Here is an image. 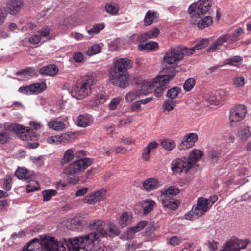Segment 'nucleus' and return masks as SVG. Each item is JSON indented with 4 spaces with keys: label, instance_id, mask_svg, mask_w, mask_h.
Returning <instances> with one entry per match:
<instances>
[{
    "label": "nucleus",
    "instance_id": "obj_49",
    "mask_svg": "<svg viewBox=\"0 0 251 251\" xmlns=\"http://www.w3.org/2000/svg\"><path fill=\"white\" fill-rule=\"evenodd\" d=\"M101 47L99 44H94L90 46L86 51L88 55L91 56L100 52Z\"/></svg>",
    "mask_w": 251,
    "mask_h": 251
},
{
    "label": "nucleus",
    "instance_id": "obj_38",
    "mask_svg": "<svg viewBox=\"0 0 251 251\" xmlns=\"http://www.w3.org/2000/svg\"><path fill=\"white\" fill-rule=\"evenodd\" d=\"M156 14L157 13L153 11H147L144 20V25L145 26L150 25L153 23Z\"/></svg>",
    "mask_w": 251,
    "mask_h": 251
},
{
    "label": "nucleus",
    "instance_id": "obj_43",
    "mask_svg": "<svg viewBox=\"0 0 251 251\" xmlns=\"http://www.w3.org/2000/svg\"><path fill=\"white\" fill-rule=\"evenodd\" d=\"M134 83L140 86L141 90L147 91L148 86H146V83L147 82H151V80H144L141 78V76H137L134 78Z\"/></svg>",
    "mask_w": 251,
    "mask_h": 251
},
{
    "label": "nucleus",
    "instance_id": "obj_45",
    "mask_svg": "<svg viewBox=\"0 0 251 251\" xmlns=\"http://www.w3.org/2000/svg\"><path fill=\"white\" fill-rule=\"evenodd\" d=\"M205 100L210 105H217L220 103L219 97L214 94H210L206 96Z\"/></svg>",
    "mask_w": 251,
    "mask_h": 251
},
{
    "label": "nucleus",
    "instance_id": "obj_50",
    "mask_svg": "<svg viewBox=\"0 0 251 251\" xmlns=\"http://www.w3.org/2000/svg\"><path fill=\"white\" fill-rule=\"evenodd\" d=\"M57 191L53 189H49L44 190L42 192V195L43 196V201H48L51 199L52 197L56 195Z\"/></svg>",
    "mask_w": 251,
    "mask_h": 251
},
{
    "label": "nucleus",
    "instance_id": "obj_36",
    "mask_svg": "<svg viewBox=\"0 0 251 251\" xmlns=\"http://www.w3.org/2000/svg\"><path fill=\"white\" fill-rule=\"evenodd\" d=\"M75 151L73 149H69L65 151L63 157L61 160V165L65 164L74 158Z\"/></svg>",
    "mask_w": 251,
    "mask_h": 251
},
{
    "label": "nucleus",
    "instance_id": "obj_57",
    "mask_svg": "<svg viewBox=\"0 0 251 251\" xmlns=\"http://www.w3.org/2000/svg\"><path fill=\"white\" fill-rule=\"evenodd\" d=\"M10 139V133L8 131H3L0 133V143L5 144Z\"/></svg>",
    "mask_w": 251,
    "mask_h": 251
},
{
    "label": "nucleus",
    "instance_id": "obj_55",
    "mask_svg": "<svg viewBox=\"0 0 251 251\" xmlns=\"http://www.w3.org/2000/svg\"><path fill=\"white\" fill-rule=\"evenodd\" d=\"M105 192V190L101 189L93 193L97 202L104 199Z\"/></svg>",
    "mask_w": 251,
    "mask_h": 251
},
{
    "label": "nucleus",
    "instance_id": "obj_3",
    "mask_svg": "<svg viewBox=\"0 0 251 251\" xmlns=\"http://www.w3.org/2000/svg\"><path fill=\"white\" fill-rule=\"evenodd\" d=\"M22 251H66L63 241H57L54 237H50L40 242L38 239L31 240Z\"/></svg>",
    "mask_w": 251,
    "mask_h": 251
},
{
    "label": "nucleus",
    "instance_id": "obj_41",
    "mask_svg": "<svg viewBox=\"0 0 251 251\" xmlns=\"http://www.w3.org/2000/svg\"><path fill=\"white\" fill-rule=\"evenodd\" d=\"M131 219L130 214L127 212H124L120 217L119 223L123 227H126L129 223Z\"/></svg>",
    "mask_w": 251,
    "mask_h": 251
},
{
    "label": "nucleus",
    "instance_id": "obj_12",
    "mask_svg": "<svg viewBox=\"0 0 251 251\" xmlns=\"http://www.w3.org/2000/svg\"><path fill=\"white\" fill-rule=\"evenodd\" d=\"M247 113L246 107L243 104H239L233 107L230 111L229 120L232 126L242 121Z\"/></svg>",
    "mask_w": 251,
    "mask_h": 251
},
{
    "label": "nucleus",
    "instance_id": "obj_20",
    "mask_svg": "<svg viewBox=\"0 0 251 251\" xmlns=\"http://www.w3.org/2000/svg\"><path fill=\"white\" fill-rule=\"evenodd\" d=\"M225 43L229 44V40L227 34L222 35L219 37L218 38L209 46L207 49V51L211 52L216 51L219 49V47Z\"/></svg>",
    "mask_w": 251,
    "mask_h": 251
},
{
    "label": "nucleus",
    "instance_id": "obj_62",
    "mask_svg": "<svg viewBox=\"0 0 251 251\" xmlns=\"http://www.w3.org/2000/svg\"><path fill=\"white\" fill-rule=\"evenodd\" d=\"M233 84L237 87H242L245 84V80L242 76H236L233 79Z\"/></svg>",
    "mask_w": 251,
    "mask_h": 251
},
{
    "label": "nucleus",
    "instance_id": "obj_23",
    "mask_svg": "<svg viewBox=\"0 0 251 251\" xmlns=\"http://www.w3.org/2000/svg\"><path fill=\"white\" fill-rule=\"evenodd\" d=\"M159 144L156 141L150 142L143 149L142 152V158L144 161H148L150 158V153L151 151L157 148Z\"/></svg>",
    "mask_w": 251,
    "mask_h": 251
},
{
    "label": "nucleus",
    "instance_id": "obj_53",
    "mask_svg": "<svg viewBox=\"0 0 251 251\" xmlns=\"http://www.w3.org/2000/svg\"><path fill=\"white\" fill-rule=\"evenodd\" d=\"M122 100L121 96H118L113 98L109 104V108L110 110H114L117 108V106L120 104Z\"/></svg>",
    "mask_w": 251,
    "mask_h": 251
},
{
    "label": "nucleus",
    "instance_id": "obj_13",
    "mask_svg": "<svg viewBox=\"0 0 251 251\" xmlns=\"http://www.w3.org/2000/svg\"><path fill=\"white\" fill-rule=\"evenodd\" d=\"M250 241L248 239L240 240L238 238H232L226 243L223 249L219 251H239L246 248Z\"/></svg>",
    "mask_w": 251,
    "mask_h": 251
},
{
    "label": "nucleus",
    "instance_id": "obj_2",
    "mask_svg": "<svg viewBox=\"0 0 251 251\" xmlns=\"http://www.w3.org/2000/svg\"><path fill=\"white\" fill-rule=\"evenodd\" d=\"M100 238L98 234L90 233L81 237L65 240L63 243L68 251H79L80 249L89 251L92 250L95 242L100 240Z\"/></svg>",
    "mask_w": 251,
    "mask_h": 251
},
{
    "label": "nucleus",
    "instance_id": "obj_25",
    "mask_svg": "<svg viewBox=\"0 0 251 251\" xmlns=\"http://www.w3.org/2000/svg\"><path fill=\"white\" fill-rule=\"evenodd\" d=\"M160 185V182L155 178H150L147 179L143 183V188L147 191H151L154 189H156Z\"/></svg>",
    "mask_w": 251,
    "mask_h": 251
},
{
    "label": "nucleus",
    "instance_id": "obj_30",
    "mask_svg": "<svg viewBox=\"0 0 251 251\" xmlns=\"http://www.w3.org/2000/svg\"><path fill=\"white\" fill-rule=\"evenodd\" d=\"M251 136L250 127L244 125L240 126L237 130V136L242 140H247Z\"/></svg>",
    "mask_w": 251,
    "mask_h": 251
},
{
    "label": "nucleus",
    "instance_id": "obj_10",
    "mask_svg": "<svg viewBox=\"0 0 251 251\" xmlns=\"http://www.w3.org/2000/svg\"><path fill=\"white\" fill-rule=\"evenodd\" d=\"M211 2L210 0H200L197 3L191 4L188 11L192 18H199L201 15L205 14L210 8Z\"/></svg>",
    "mask_w": 251,
    "mask_h": 251
},
{
    "label": "nucleus",
    "instance_id": "obj_34",
    "mask_svg": "<svg viewBox=\"0 0 251 251\" xmlns=\"http://www.w3.org/2000/svg\"><path fill=\"white\" fill-rule=\"evenodd\" d=\"M147 222L146 221H142L140 222L136 226H133L129 228L127 233L128 234L127 238H132V235L136 232H139L142 230L147 225Z\"/></svg>",
    "mask_w": 251,
    "mask_h": 251
},
{
    "label": "nucleus",
    "instance_id": "obj_64",
    "mask_svg": "<svg viewBox=\"0 0 251 251\" xmlns=\"http://www.w3.org/2000/svg\"><path fill=\"white\" fill-rule=\"evenodd\" d=\"M29 42L32 44H37L40 42L42 39L36 32L34 35L31 36L29 38Z\"/></svg>",
    "mask_w": 251,
    "mask_h": 251
},
{
    "label": "nucleus",
    "instance_id": "obj_29",
    "mask_svg": "<svg viewBox=\"0 0 251 251\" xmlns=\"http://www.w3.org/2000/svg\"><path fill=\"white\" fill-rule=\"evenodd\" d=\"M158 48V44L155 41H150L146 44H140L138 46V49L139 50L147 52L154 51Z\"/></svg>",
    "mask_w": 251,
    "mask_h": 251
},
{
    "label": "nucleus",
    "instance_id": "obj_39",
    "mask_svg": "<svg viewBox=\"0 0 251 251\" xmlns=\"http://www.w3.org/2000/svg\"><path fill=\"white\" fill-rule=\"evenodd\" d=\"M161 197H170V195H177L179 193L178 188L173 186H170L168 188L161 191Z\"/></svg>",
    "mask_w": 251,
    "mask_h": 251
},
{
    "label": "nucleus",
    "instance_id": "obj_40",
    "mask_svg": "<svg viewBox=\"0 0 251 251\" xmlns=\"http://www.w3.org/2000/svg\"><path fill=\"white\" fill-rule=\"evenodd\" d=\"M104 27L105 25L103 23L96 24L93 25L91 29L87 30V33L90 35L93 36L100 33V31L104 29Z\"/></svg>",
    "mask_w": 251,
    "mask_h": 251
},
{
    "label": "nucleus",
    "instance_id": "obj_32",
    "mask_svg": "<svg viewBox=\"0 0 251 251\" xmlns=\"http://www.w3.org/2000/svg\"><path fill=\"white\" fill-rule=\"evenodd\" d=\"M91 123V118L87 114H81L78 116L77 125L79 127H86Z\"/></svg>",
    "mask_w": 251,
    "mask_h": 251
},
{
    "label": "nucleus",
    "instance_id": "obj_19",
    "mask_svg": "<svg viewBox=\"0 0 251 251\" xmlns=\"http://www.w3.org/2000/svg\"><path fill=\"white\" fill-rule=\"evenodd\" d=\"M225 43L229 44V40L227 34L222 35L219 37L218 38L209 46L207 49V51L211 52L216 51L219 49V47Z\"/></svg>",
    "mask_w": 251,
    "mask_h": 251
},
{
    "label": "nucleus",
    "instance_id": "obj_7",
    "mask_svg": "<svg viewBox=\"0 0 251 251\" xmlns=\"http://www.w3.org/2000/svg\"><path fill=\"white\" fill-rule=\"evenodd\" d=\"M173 77V76L167 74H161L156 78L151 80V82L145 83L148 87L147 91L155 88L154 92V95L157 97H161L163 95L164 91L167 88V84Z\"/></svg>",
    "mask_w": 251,
    "mask_h": 251
},
{
    "label": "nucleus",
    "instance_id": "obj_56",
    "mask_svg": "<svg viewBox=\"0 0 251 251\" xmlns=\"http://www.w3.org/2000/svg\"><path fill=\"white\" fill-rule=\"evenodd\" d=\"M195 84V80L192 78H190L187 79L183 85V88L186 91L191 90Z\"/></svg>",
    "mask_w": 251,
    "mask_h": 251
},
{
    "label": "nucleus",
    "instance_id": "obj_18",
    "mask_svg": "<svg viewBox=\"0 0 251 251\" xmlns=\"http://www.w3.org/2000/svg\"><path fill=\"white\" fill-rule=\"evenodd\" d=\"M108 99L107 96L102 93H98L94 96L93 99L87 102V105L89 108L98 107L103 104Z\"/></svg>",
    "mask_w": 251,
    "mask_h": 251
},
{
    "label": "nucleus",
    "instance_id": "obj_35",
    "mask_svg": "<svg viewBox=\"0 0 251 251\" xmlns=\"http://www.w3.org/2000/svg\"><path fill=\"white\" fill-rule=\"evenodd\" d=\"M15 176L20 179L28 180L30 178L31 175L29 171L25 168H18L16 172Z\"/></svg>",
    "mask_w": 251,
    "mask_h": 251
},
{
    "label": "nucleus",
    "instance_id": "obj_28",
    "mask_svg": "<svg viewBox=\"0 0 251 251\" xmlns=\"http://www.w3.org/2000/svg\"><path fill=\"white\" fill-rule=\"evenodd\" d=\"M47 125L49 129L57 132L63 131L65 128V124L58 121L57 118L51 119L48 122Z\"/></svg>",
    "mask_w": 251,
    "mask_h": 251
},
{
    "label": "nucleus",
    "instance_id": "obj_51",
    "mask_svg": "<svg viewBox=\"0 0 251 251\" xmlns=\"http://www.w3.org/2000/svg\"><path fill=\"white\" fill-rule=\"evenodd\" d=\"M180 90L178 87H174L167 91L166 96L170 99V100H173L176 98Z\"/></svg>",
    "mask_w": 251,
    "mask_h": 251
},
{
    "label": "nucleus",
    "instance_id": "obj_48",
    "mask_svg": "<svg viewBox=\"0 0 251 251\" xmlns=\"http://www.w3.org/2000/svg\"><path fill=\"white\" fill-rule=\"evenodd\" d=\"M176 105V102L173 100L167 99L166 100L163 105V108L168 112L173 110Z\"/></svg>",
    "mask_w": 251,
    "mask_h": 251
},
{
    "label": "nucleus",
    "instance_id": "obj_59",
    "mask_svg": "<svg viewBox=\"0 0 251 251\" xmlns=\"http://www.w3.org/2000/svg\"><path fill=\"white\" fill-rule=\"evenodd\" d=\"M12 177L10 175H6L3 181V188L6 191H9L11 189V183Z\"/></svg>",
    "mask_w": 251,
    "mask_h": 251
},
{
    "label": "nucleus",
    "instance_id": "obj_11",
    "mask_svg": "<svg viewBox=\"0 0 251 251\" xmlns=\"http://www.w3.org/2000/svg\"><path fill=\"white\" fill-rule=\"evenodd\" d=\"M92 163V159L89 158H84L75 161L65 167L63 171L65 174L74 175L80 171L85 169Z\"/></svg>",
    "mask_w": 251,
    "mask_h": 251
},
{
    "label": "nucleus",
    "instance_id": "obj_26",
    "mask_svg": "<svg viewBox=\"0 0 251 251\" xmlns=\"http://www.w3.org/2000/svg\"><path fill=\"white\" fill-rule=\"evenodd\" d=\"M23 6L22 0H10L7 3V7L10 10V13L13 15L18 12Z\"/></svg>",
    "mask_w": 251,
    "mask_h": 251
},
{
    "label": "nucleus",
    "instance_id": "obj_27",
    "mask_svg": "<svg viewBox=\"0 0 251 251\" xmlns=\"http://www.w3.org/2000/svg\"><path fill=\"white\" fill-rule=\"evenodd\" d=\"M147 92L141 89H132L127 92L125 96V100L128 103H130L135 100L140 95L146 94Z\"/></svg>",
    "mask_w": 251,
    "mask_h": 251
},
{
    "label": "nucleus",
    "instance_id": "obj_42",
    "mask_svg": "<svg viewBox=\"0 0 251 251\" xmlns=\"http://www.w3.org/2000/svg\"><path fill=\"white\" fill-rule=\"evenodd\" d=\"M144 202L143 213L147 214L153 210L155 203L153 201L149 199L145 200Z\"/></svg>",
    "mask_w": 251,
    "mask_h": 251
},
{
    "label": "nucleus",
    "instance_id": "obj_54",
    "mask_svg": "<svg viewBox=\"0 0 251 251\" xmlns=\"http://www.w3.org/2000/svg\"><path fill=\"white\" fill-rule=\"evenodd\" d=\"M51 28L48 26L43 27L41 29L38 30L37 33L40 36L41 39L44 37L48 36L50 32Z\"/></svg>",
    "mask_w": 251,
    "mask_h": 251
},
{
    "label": "nucleus",
    "instance_id": "obj_22",
    "mask_svg": "<svg viewBox=\"0 0 251 251\" xmlns=\"http://www.w3.org/2000/svg\"><path fill=\"white\" fill-rule=\"evenodd\" d=\"M105 233L103 234V237L106 236H115L118 235L120 231L117 226L111 222L104 223V227L103 228Z\"/></svg>",
    "mask_w": 251,
    "mask_h": 251
},
{
    "label": "nucleus",
    "instance_id": "obj_58",
    "mask_svg": "<svg viewBox=\"0 0 251 251\" xmlns=\"http://www.w3.org/2000/svg\"><path fill=\"white\" fill-rule=\"evenodd\" d=\"M82 201L84 203L89 204H94L97 202L93 193L87 195L85 198H83Z\"/></svg>",
    "mask_w": 251,
    "mask_h": 251
},
{
    "label": "nucleus",
    "instance_id": "obj_15",
    "mask_svg": "<svg viewBox=\"0 0 251 251\" xmlns=\"http://www.w3.org/2000/svg\"><path fill=\"white\" fill-rule=\"evenodd\" d=\"M104 223L105 221L101 219H93L88 223L87 226L90 230L95 231L92 232V233L98 234L100 237H103V234L105 233L103 229Z\"/></svg>",
    "mask_w": 251,
    "mask_h": 251
},
{
    "label": "nucleus",
    "instance_id": "obj_52",
    "mask_svg": "<svg viewBox=\"0 0 251 251\" xmlns=\"http://www.w3.org/2000/svg\"><path fill=\"white\" fill-rule=\"evenodd\" d=\"M208 157L215 162L217 161L221 156V152L219 150H212L208 152Z\"/></svg>",
    "mask_w": 251,
    "mask_h": 251
},
{
    "label": "nucleus",
    "instance_id": "obj_61",
    "mask_svg": "<svg viewBox=\"0 0 251 251\" xmlns=\"http://www.w3.org/2000/svg\"><path fill=\"white\" fill-rule=\"evenodd\" d=\"M72 137V135L70 133L67 132L63 133L59 135V138L60 140V144L65 143L68 142Z\"/></svg>",
    "mask_w": 251,
    "mask_h": 251
},
{
    "label": "nucleus",
    "instance_id": "obj_16",
    "mask_svg": "<svg viewBox=\"0 0 251 251\" xmlns=\"http://www.w3.org/2000/svg\"><path fill=\"white\" fill-rule=\"evenodd\" d=\"M208 42L209 41L207 39L204 38L192 48H183L181 49L179 51H180L182 54V59L185 55H192L196 50H199L206 47L208 44Z\"/></svg>",
    "mask_w": 251,
    "mask_h": 251
},
{
    "label": "nucleus",
    "instance_id": "obj_17",
    "mask_svg": "<svg viewBox=\"0 0 251 251\" xmlns=\"http://www.w3.org/2000/svg\"><path fill=\"white\" fill-rule=\"evenodd\" d=\"M198 139L196 133H191L184 136L179 146L180 150H185L192 147Z\"/></svg>",
    "mask_w": 251,
    "mask_h": 251
},
{
    "label": "nucleus",
    "instance_id": "obj_4",
    "mask_svg": "<svg viewBox=\"0 0 251 251\" xmlns=\"http://www.w3.org/2000/svg\"><path fill=\"white\" fill-rule=\"evenodd\" d=\"M203 155L202 151L195 149L190 152L188 158L182 157L173 160L171 163L173 173L175 174L187 173Z\"/></svg>",
    "mask_w": 251,
    "mask_h": 251
},
{
    "label": "nucleus",
    "instance_id": "obj_14",
    "mask_svg": "<svg viewBox=\"0 0 251 251\" xmlns=\"http://www.w3.org/2000/svg\"><path fill=\"white\" fill-rule=\"evenodd\" d=\"M47 87L45 82L35 83L26 86L20 87L18 91L26 95H37L43 92Z\"/></svg>",
    "mask_w": 251,
    "mask_h": 251
},
{
    "label": "nucleus",
    "instance_id": "obj_21",
    "mask_svg": "<svg viewBox=\"0 0 251 251\" xmlns=\"http://www.w3.org/2000/svg\"><path fill=\"white\" fill-rule=\"evenodd\" d=\"M161 203L162 205L171 210H175L180 205L179 201L174 199L171 197H161L160 196Z\"/></svg>",
    "mask_w": 251,
    "mask_h": 251
},
{
    "label": "nucleus",
    "instance_id": "obj_47",
    "mask_svg": "<svg viewBox=\"0 0 251 251\" xmlns=\"http://www.w3.org/2000/svg\"><path fill=\"white\" fill-rule=\"evenodd\" d=\"M162 147L166 150L172 151L175 147V143L173 140L170 139H164L161 142Z\"/></svg>",
    "mask_w": 251,
    "mask_h": 251
},
{
    "label": "nucleus",
    "instance_id": "obj_8",
    "mask_svg": "<svg viewBox=\"0 0 251 251\" xmlns=\"http://www.w3.org/2000/svg\"><path fill=\"white\" fill-rule=\"evenodd\" d=\"M207 199L200 197L197 200V203L194 205L191 210L185 215L186 219L193 220L204 215L209 210Z\"/></svg>",
    "mask_w": 251,
    "mask_h": 251
},
{
    "label": "nucleus",
    "instance_id": "obj_46",
    "mask_svg": "<svg viewBox=\"0 0 251 251\" xmlns=\"http://www.w3.org/2000/svg\"><path fill=\"white\" fill-rule=\"evenodd\" d=\"M243 33V29L241 28L237 29L231 34H227L229 40V44L235 42L239 39V35Z\"/></svg>",
    "mask_w": 251,
    "mask_h": 251
},
{
    "label": "nucleus",
    "instance_id": "obj_44",
    "mask_svg": "<svg viewBox=\"0 0 251 251\" xmlns=\"http://www.w3.org/2000/svg\"><path fill=\"white\" fill-rule=\"evenodd\" d=\"M105 9L107 13L111 15H115L118 13L119 10V6L115 3H106Z\"/></svg>",
    "mask_w": 251,
    "mask_h": 251
},
{
    "label": "nucleus",
    "instance_id": "obj_24",
    "mask_svg": "<svg viewBox=\"0 0 251 251\" xmlns=\"http://www.w3.org/2000/svg\"><path fill=\"white\" fill-rule=\"evenodd\" d=\"M159 33V29L157 28H154L139 35L137 40L140 42H144L148 39L156 38Z\"/></svg>",
    "mask_w": 251,
    "mask_h": 251
},
{
    "label": "nucleus",
    "instance_id": "obj_9",
    "mask_svg": "<svg viewBox=\"0 0 251 251\" xmlns=\"http://www.w3.org/2000/svg\"><path fill=\"white\" fill-rule=\"evenodd\" d=\"M3 128L5 130L15 132L23 141L31 140L33 137V131L31 130L16 123H5Z\"/></svg>",
    "mask_w": 251,
    "mask_h": 251
},
{
    "label": "nucleus",
    "instance_id": "obj_63",
    "mask_svg": "<svg viewBox=\"0 0 251 251\" xmlns=\"http://www.w3.org/2000/svg\"><path fill=\"white\" fill-rule=\"evenodd\" d=\"M133 122V118L130 116L126 117L119 121V126L121 127L127 124H130Z\"/></svg>",
    "mask_w": 251,
    "mask_h": 251
},
{
    "label": "nucleus",
    "instance_id": "obj_37",
    "mask_svg": "<svg viewBox=\"0 0 251 251\" xmlns=\"http://www.w3.org/2000/svg\"><path fill=\"white\" fill-rule=\"evenodd\" d=\"M17 75H20L24 79H28L36 75V72L33 68H29L17 73Z\"/></svg>",
    "mask_w": 251,
    "mask_h": 251
},
{
    "label": "nucleus",
    "instance_id": "obj_60",
    "mask_svg": "<svg viewBox=\"0 0 251 251\" xmlns=\"http://www.w3.org/2000/svg\"><path fill=\"white\" fill-rule=\"evenodd\" d=\"M47 141L48 143L54 145H58L60 144V140L59 138V135H55L49 137L47 139Z\"/></svg>",
    "mask_w": 251,
    "mask_h": 251
},
{
    "label": "nucleus",
    "instance_id": "obj_5",
    "mask_svg": "<svg viewBox=\"0 0 251 251\" xmlns=\"http://www.w3.org/2000/svg\"><path fill=\"white\" fill-rule=\"evenodd\" d=\"M97 82V78L94 75H87L72 87L70 94L76 99H82L91 94L92 86L95 85Z\"/></svg>",
    "mask_w": 251,
    "mask_h": 251
},
{
    "label": "nucleus",
    "instance_id": "obj_31",
    "mask_svg": "<svg viewBox=\"0 0 251 251\" xmlns=\"http://www.w3.org/2000/svg\"><path fill=\"white\" fill-rule=\"evenodd\" d=\"M39 72L44 75L53 76L57 73L58 69L55 65H50L42 67Z\"/></svg>",
    "mask_w": 251,
    "mask_h": 251
},
{
    "label": "nucleus",
    "instance_id": "obj_33",
    "mask_svg": "<svg viewBox=\"0 0 251 251\" xmlns=\"http://www.w3.org/2000/svg\"><path fill=\"white\" fill-rule=\"evenodd\" d=\"M191 23L193 24H197L198 27L200 29H203L212 25L213 19L211 16H206L200 20L197 23L194 22L192 19Z\"/></svg>",
    "mask_w": 251,
    "mask_h": 251
},
{
    "label": "nucleus",
    "instance_id": "obj_1",
    "mask_svg": "<svg viewBox=\"0 0 251 251\" xmlns=\"http://www.w3.org/2000/svg\"><path fill=\"white\" fill-rule=\"evenodd\" d=\"M132 61L127 58H121L114 60L109 72L111 83L121 88L129 86L130 75L128 70L132 67Z\"/></svg>",
    "mask_w": 251,
    "mask_h": 251
},
{
    "label": "nucleus",
    "instance_id": "obj_6",
    "mask_svg": "<svg viewBox=\"0 0 251 251\" xmlns=\"http://www.w3.org/2000/svg\"><path fill=\"white\" fill-rule=\"evenodd\" d=\"M182 60V55L179 50L170 48L163 57L164 67L161 74H167L174 77L176 74L175 63Z\"/></svg>",
    "mask_w": 251,
    "mask_h": 251
}]
</instances>
